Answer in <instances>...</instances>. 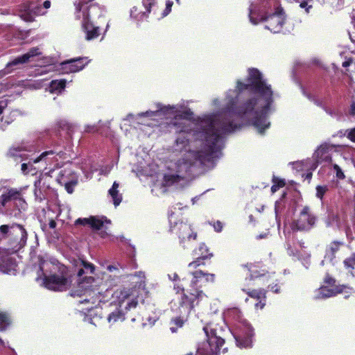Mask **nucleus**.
Listing matches in <instances>:
<instances>
[{
    "instance_id": "obj_30",
    "label": "nucleus",
    "mask_w": 355,
    "mask_h": 355,
    "mask_svg": "<svg viewBox=\"0 0 355 355\" xmlns=\"http://www.w3.org/2000/svg\"><path fill=\"white\" fill-rule=\"evenodd\" d=\"M289 2H296L300 3V7L304 9L305 12L309 14L313 8L314 0H287Z\"/></svg>"
},
{
    "instance_id": "obj_2",
    "label": "nucleus",
    "mask_w": 355,
    "mask_h": 355,
    "mask_svg": "<svg viewBox=\"0 0 355 355\" xmlns=\"http://www.w3.org/2000/svg\"><path fill=\"white\" fill-rule=\"evenodd\" d=\"M81 268L78 272L79 278L78 285L76 288L71 290V295L72 297H85L78 301V303L89 304V305L85 309L88 311L94 308V304L96 302H105L107 301V298L111 296L110 304H115L116 306L107 315V322L112 325L116 322L123 321L125 320L124 311L135 309L138 304L139 292L136 287L119 288L114 291L106 288L105 293H102L104 288L101 289V291L97 288V280L92 277H83L85 275L93 274L95 270L94 266L84 261L81 262ZM111 306H112V305Z\"/></svg>"
},
{
    "instance_id": "obj_16",
    "label": "nucleus",
    "mask_w": 355,
    "mask_h": 355,
    "mask_svg": "<svg viewBox=\"0 0 355 355\" xmlns=\"http://www.w3.org/2000/svg\"><path fill=\"white\" fill-rule=\"evenodd\" d=\"M173 214H169V222L171 223V232L178 235L180 240V243H184L186 240H195L197 234L193 232L189 224L183 222H173Z\"/></svg>"
},
{
    "instance_id": "obj_44",
    "label": "nucleus",
    "mask_w": 355,
    "mask_h": 355,
    "mask_svg": "<svg viewBox=\"0 0 355 355\" xmlns=\"http://www.w3.org/2000/svg\"><path fill=\"white\" fill-rule=\"evenodd\" d=\"M173 5V1H171L170 0L166 1V8H165V10H164V12L162 13L163 17H166L171 12V8H172Z\"/></svg>"
},
{
    "instance_id": "obj_61",
    "label": "nucleus",
    "mask_w": 355,
    "mask_h": 355,
    "mask_svg": "<svg viewBox=\"0 0 355 355\" xmlns=\"http://www.w3.org/2000/svg\"><path fill=\"white\" fill-rule=\"evenodd\" d=\"M287 250H288V253L289 255H293V256H295V254L294 253V252L291 250V247L289 245H288V248H287Z\"/></svg>"
},
{
    "instance_id": "obj_20",
    "label": "nucleus",
    "mask_w": 355,
    "mask_h": 355,
    "mask_svg": "<svg viewBox=\"0 0 355 355\" xmlns=\"http://www.w3.org/2000/svg\"><path fill=\"white\" fill-rule=\"evenodd\" d=\"M177 298L174 300V302L171 304L172 310L176 313L179 314L180 316H177L173 318L170 322V330L172 333H176L179 328L183 327L184 322L186 321L185 318L190 313L191 311L187 314H183L180 312V302L178 300V291L177 292Z\"/></svg>"
},
{
    "instance_id": "obj_54",
    "label": "nucleus",
    "mask_w": 355,
    "mask_h": 355,
    "mask_svg": "<svg viewBox=\"0 0 355 355\" xmlns=\"http://www.w3.org/2000/svg\"><path fill=\"white\" fill-rule=\"evenodd\" d=\"M264 299H265V298H261V299H260V301H259L258 303H257V304H255V306H256L257 308L263 309V308L264 307L265 304H265V300H264Z\"/></svg>"
},
{
    "instance_id": "obj_1",
    "label": "nucleus",
    "mask_w": 355,
    "mask_h": 355,
    "mask_svg": "<svg viewBox=\"0 0 355 355\" xmlns=\"http://www.w3.org/2000/svg\"><path fill=\"white\" fill-rule=\"evenodd\" d=\"M277 96L262 73L250 68L247 79L238 80L236 88L225 93L219 111L204 114L192 121L189 120L192 112L188 117H178V125L173 126L180 133L167 148L169 155L162 192L183 179L191 167L212 165L222 155L224 133L251 125L263 134L270 125L268 116L275 110Z\"/></svg>"
},
{
    "instance_id": "obj_57",
    "label": "nucleus",
    "mask_w": 355,
    "mask_h": 355,
    "mask_svg": "<svg viewBox=\"0 0 355 355\" xmlns=\"http://www.w3.org/2000/svg\"><path fill=\"white\" fill-rule=\"evenodd\" d=\"M212 105L219 107L220 105V101L218 98H214L211 102Z\"/></svg>"
},
{
    "instance_id": "obj_12",
    "label": "nucleus",
    "mask_w": 355,
    "mask_h": 355,
    "mask_svg": "<svg viewBox=\"0 0 355 355\" xmlns=\"http://www.w3.org/2000/svg\"><path fill=\"white\" fill-rule=\"evenodd\" d=\"M76 6V18L77 19H82V28L85 33V38L87 40H92L96 38L99 35V28L94 26L89 21V14L88 12V7L85 3L79 2Z\"/></svg>"
},
{
    "instance_id": "obj_48",
    "label": "nucleus",
    "mask_w": 355,
    "mask_h": 355,
    "mask_svg": "<svg viewBox=\"0 0 355 355\" xmlns=\"http://www.w3.org/2000/svg\"><path fill=\"white\" fill-rule=\"evenodd\" d=\"M213 227H214L215 231L217 232H221L223 230V227L222 223L220 221H217V222L214 223L213 225Z\"/></svg>"
},
{
    "instance_id": "obj_53",
    "label": "nucleus",
    "mask_w": 355,
    "mask_h": 355,
    "mask_svg": "<svg viewBox=\"0 0 355 355\" xmlns=\"http://www.w3.org/2000/svg\"><path fill=\"white\" fill-rule=\"evenodd\" d=\"M157 0H143L144 3L146 6L152 7L155 3Z\"/></svg>"
},
{
    "instance_id": "obj_41",
    "label": "nucleus",
    "mask_w": 355,
    "mask_h": 355,
    "mask_svg": "<svg viewBox=\"0 0 355 355\" xmlns=\"http://www.w3.org/2000/svg\"><path fill=\"white\" fill-rule=\"evenodd\" d=\"M81 170L83 171V173L85 174V176L87 179H89L92 178V173L93 172L96 170V169H91L89 171V168H88V166L87 164H85V165H83L81 166Z\"/></svg>"
},
{
    "instance_id": "obj_10",
    "label": "nucleus",
    "mask_w": 355,
    "mask_h": 355,
    "mask_svg": "<svg viewBox=\"0 0 355 355\" xmlns=\"http://www.w3.org/2000/svg\"><path fill=\"white\" fill-rule=\"evenodd\" d=\"M339 146L324 142L320 145L315 150L313 158L314 162L311 159L296 162L293 164L295 168L298 171H314L319 164L329 163L331 161L333 152L336 151Z\"/></svg>"
},
{
    "instance_id": "obj_6",
    "label": "nucleus",
    "mask_w": 355,
    "mask_h": 355,
    "mask_svg": "<svg viewBox=\"0 0 355 355\" xmlns=\"http://www.w3.org/2000/svg\"><path fill=\"white\" fill-rule=\"evenodd\" d=\"M37 281H41L46 288L55 291H66L71 283L65 268H60L54 262L43 259L40 261Z\"/></svg>"
},
{
    "instance_id": "obj_11",
    "label": "nucleus",
    "mask_w": 355,
    "mask_h": 355,
    "mask_svg": "<svg viewBox=\"0 0 355 355\" xmlns=\"http://www.w3.org/2000/svg\"><path fill=\"white\" fill-rule=\"evenodd\" d=\"M66 153L61 150H51L43 152L35 158L34 163L38 164L37 171H43L45 175L53 177L56 168H60L59 159H66Z\"/></svg>"
},
{
    "instance_id": "obj_18",
    "label": "nucleus",
    "mask_w": 355,
    "mask_h": 355,
    "mask_svg": "<svg viewBox=\"0 0 355 355\" xmlns=\"http://www.w3.org/2000/svg\"><path fill=\"white\" fill-rule=\"evenodd\" d=\"M51 7V1L46 0L43 3V8L40 4L25 3L20 10V17L26 21H31L35 16L43 15L46 13L43 8L48 9Z\"/></svg>"
},
{
    "instance_id": "obj_40",
    "label": "nucleus",
    "mask_w": 355,
    "mask_h": 355,
    "mask_svg": "<svg viewBox=\"0 0 355 355\" xmlns=\"http://www.w3.org/2000/svg\"><path fill=\"white\" fill-rule=\"evenodd\" d=\"M43 80H37L33 83H28L27 87L33 89H38L42 87Z\"/></svg>"
},
{
    "instance_id": "obj_55",
    "label": "nucleus",
    "mask_w": 355,
    "mask_h": 355,
    "mask_svg": "<svg viewBox=\"0 0 355 355\" xmlns=\"http://www.w3.org/2000/svg\"><path fill=\"white\" fill-rule=\"evenodd\" d=\"M85 130L88 132H94L96 128L94 125H87Z\"/></svg>"
},
{
    "instance_id": "obj_23",
    "label": "nucleus",
    "mask_w": 355,
    "mask_h": 355,
    "mask_svg": "<svg viewBox=\"0 0 355 355\" xmlns=\"http://www.w3.org/2000/svg\"><path fill=\"white\" fill-rule=\"evenodd\" d=\"M108 220L104 217L90 216L89 218H78L76 220V225H89L94 230H100L103 224Z\"/></svg>"
},
{
    "instance_id": "obj_45",
    "label": "nucleus",
    "mask_w": 355,
    "mask_h": 355,
    "mask_svg": "<svg viewBox=\"0 0 355 355\" xmlns=\"http://www.w3.org/2000/svg\"><path fill=\"white\" fill-rule=\"evenodd\" d=\"M324 282L329 285L333 287L335 286L336 279L331 277H330L329 275H327L324 279Z\"/></svg>"
},
{
    "instance_id": "obj_33",
    "label": "nucleus",
    "mask_w": 355,
    "mask_h": 355,
    "mask_svg": "<svg viewBox=\"0 0 355 355\" xmlns=\"http://www.w3.org/2000/svg\"><path fill=\"white\" fill-rule=\"evenodd\" d=\"M123 269V267L121 266H120L119 264L118 265H108L107 266V270L113 274V275L118 278L121 275V270Z\"/></svg>"
},
{
    "instance_id": "obj_36",
    "label": "nucleus",
    "mask_w": 355,
    "mask_h": 355,
    "mask_svg": "<svg viewBox=\"0 0 355 355\" xmlns=\"http://www.w3.org/2000/svg\"><path fill=\"white\" fill-rule=\"evenodd\" d=\"M274 184L271 187V191L272 193H275L280 187H283L285 185L284 180H279L277 178L273 179Z\"/></svg>"
},
{
    "instance_id": "obj_13",
    "label": "nucleus",
    "mask_w": 355,
    "mask_h": 355,
    "mask_svg": "<svg viewBox=\"0 0 355 355\" xmlns=\"http://www.w3.org/2000/svg\"><path fill=\"white\" fill-rule=\"evenodd\" d=\"M324 222L327 227L334 230H344L347 237H349L350 228L347 225V214L343 208L329 211Z\"/></svg>"
},
{
    "instance_id": "obj_50",
    "label": "nucleus",
    "mask_w": 355,
    "mask_h": 355,
    "mask_svg": "<svg viewBox=\"0 0 355 355\" xmlns=\"http://www.w3.org/2000/svg\"><path fill=\"white\" fill-rule=\"evenodd\" d=\"M269 287L270 290L275 293H278L279 292L280 286L277 284L275 285H269Z\"/></svg>"
},
{
    "instance_id": "obj_60",
    "label": "nucleus",
    "mask_w": 355,
    "mask_h": 355,
    "mask_svg": "<svg viewBox=\"0 0 355 355\" xmlns=\"http://www.w3.org/2000/svg\"><path fill=\"white\" fill-rule=\"evenodd\" d=\"M202 194H201L200 196H195L194 198H193L191 199V201H192V204L194 205L199 199H200V197L202 196Z\"/></svg>"
},
{
    "instance_id": "obj_62",
    "label": "nucleus",
    "mask_w": 355,
    "mask_h": 355,
    "mask_svg": "<svg viewBox=\"0 0 355 355\" xmlns=\"http://www.w3.org/2000/svg\"><path fill=\"white\" fill-rule=\"evenodd\" d=\"M352 61L351 60H347V61H345L343 63V67H347L348 66L350 65Z\"/></svg>"
},
{
    "instance_id": "obj_14",
    "label": "nucleus",
    "mask_w": 355,
    "mask_h": 355,
    "mask_svg": "<svg viewBox=\"0 0 355 355\" xmlns=\"http://www.w3.org/2000/svg\"><path fill=\"white\" fill-rule=\"evenodd\" d=\"M55 180L60 185H64L69 193H72L74 187L78 184V175L71 164H65L55 175Z\"/></svg>"
},
{
    "instance_id": "obj_37",
    "label": "nucleus",
    "mask_w": 355,
    "mask_h": 355,
    "mask_svg": "<svg viewBox=\"0 0 355 355\" xmlns=\"http://www.w3.org/2000/svg\"><path fill=\"white\" fill-rule=\"evenodd\" d=\"M345 266L347 268L354 269L355 267V253L344 261Z\"/></svg>"
},
{
    "instance_id": "obj_51",
    "label": "nucleus",
    "mask_w": 355,
    "mask_h": 355,
    "mask_svg": "<svg viewBox=\"0 0 355 355\" xmlns=\"http://www.w3.org/2000/svg\"><path fill=\"white\" fill-rule=\"evenodd\" d=\"M349 114L351 116L355 117V102L352 101L350 105Z\"/></svg>"
},
{
    "instance_id": "obj_63",
    "label": "nucleus",
    "mask_w": 355,
    "mask_h": 355,
    "mask_svg": "<svg viewBox=\"0 0 355 355\" xmlns=\"http://www.w3.org/2000/svg\"><path fill=\"white\" fill-rule=\"evenodd\" d=\"M311 176H312V172L310 171L306 173V178L309 180V179H311Z\"/></svg>"
},
{
    "instance_id": "obj_34",
    "label": "nucleus",
    "mask_w": 355,
    "mask_h": 355,
    "mask_svg": "<svg viewBox=\"0 0 355 355\" xmlns=\"http://www.w3.org/2000/svg\"><path fill=\"white\" fill-rule=\"evenodd\" d=\"M243 291H245L250 297L260 300L266 297V293L263 290H252L246 291L244 288Z\"/></svg>"
},
{
    "instance_id": "obj_31",
    "label": "nucleus",
    "mask_w": 355,
    "mask_h": 355,
    "mask_svg": "<svg viewBox=\"0 0 355 355\" xmlns=\"http://www.w3.org/2000/svg\"><path fill=\"white\" fill-rule=\"evenodd\" d=\"M28 163H22L21 166V171L24 174H28L33 171L37 170V167H34V164H37L33 162L34 159L29 158Z\"/></svg>"
},
{
    "instance_id": "obj_35",
    "label": "nucleus",
    "mask_w": 355,
    "mask_h": 355,
    "mask_svg": "<svg viewBox=\"0 0 355 355\" xmlns=\"http://www.w3.org/2000/svg\"><path fill=\"white\" fill-rule=\"evenodd\" d=\"M332 171L336 174V177L339 180H343L345 178L343 169L336 164H332Z\"/></svg>"
},
{
    "instance_id": "obj_22",
    "label": "nucleus",
    "mask_w": 355,
    "mask_h": 355,
    "mask_svg": "<svg viewBox=\"0 0 355 355\" xmlns=\"http://www.w3.org/2000/svg\"><path fill=\"white\" fill-rule=\"evenodd\" d=\"M28 150L24 145L15 144L7 152V157L12 159L17 163L21 162L28 159L27 152Z\"/></svg>"
},
{
    "instance_id": "obj_52",
    "label": "nucleus",
    "mask_w": 355,
    "mask_h": 355,
    "mask_svg": "<svg viewBox=\"0 0 355 355\" xmlns=\"http://www.w3.org/2000/svg\"><path fill=\"white\" fill-rule=\"evenodd\" d=\"M139 171L142 173V174H144L146 175H151V173L148 171L147 168H146L145 166H140L139 167Z\"/></svg>"
},
{
    "instance_id": "obj_49",
    "label": "nucleus",
    "mask_w": 355,
    "mask_h": 355,
    "mask_svg": "<svg viewBox=\"0 0 355 355\" xmlns=\"http://www.w3.org/2000/svg\"><path fill=\"white\" fill-rule=\"evenodd\" d=\"M49 67H50V66H47V67H42V68L39 69L37 74L42 75V74L47 73L49 71H50L49 69H47Z\"/></svg>"
},
{
    "instance_id": "obj_5",
    "label": "nucleus",
    "mask_w": 355,
    "mask_h": 355,
    "mask_svg": "<svg viewBox=\"0 0 355 355\" xmlns=\"http://www.w3.org/2000/svg\"><path fill=\"white\" fill-rule=\"evenodd\" d=\"M248 17L256 25L265 21L266 28L273 33L283 31L286 15L278 0H251Z\"/></svg>"
},
{
    "instance_id": "obj_17",
    "label": "nucleus",
    "mask_w": 355,
    "mask_h": 355,
    "mask_svg": "<svg viewBox=\"0 0 355 355\" xmlns=\"http://www.w3.org/2000/svg\"><path fill=\"white\" fill-rule=\"evenodd\" d=\"M0 232L3 234H9L15 237L16 245L15 248L20 249L24 247L27 240V233L23 226L18 224L12 225H3L0 227Z\"/></svg>"
},
{
    "instance_id": "obj_29",
    "label": "nucleus",
    "mask_w": 355,
    "mask_h": 355,
    "mask_svg": "<svg viewBox=\"0 0 355 355\" xmlns=\"http://www.w3.org/2000/svg\"><path fill=\"white\" fill-rule=\"evenodd\" d=\"M343 245V243L338 241H334L330 243L327 249V252L325 259L332 261L334 257L335 253L339 250L340 247Z\"/></svg>"
},
{
    "instance_id": "obj_56",
    "label": "nucleus",
    "mask_w": 355,
    "mask_h": 355,
    "mask_svg": "<svg viewBox=\"0 0 355 355\" xmlns=\"http://www.w3.org/2000/svg\"><path fill=\"white\" fill-rule=\"evenodd\" d=\"M168 278L172 281H176L179 279V277L177 273L174 272L171 275H168Z\"/></svg>"
},
{
    "instance_id": "obj_8",
    "label": "nucleus",
    "mask_w": 355,
    "mask_h": 355,
    "mask_svg": "<svg viewBox=\"0 0 355 355\" xmlns=\"http://www.w3.org/2000/svg\"><path fill=\"white\" fill-rule=\"evenodd\" d=\"M227 327L224 322L220 324L210 322L203 330L207 341L198 345L196 355H218L220 353V347L224 344V336Z\"/></svg>"
},
{
    "instance_id": "obj_46",
    "label": "nucleus",
    "mask_w": 355,
    "mask_h": 355,
    "mask_svg": "<svg viewBox=\"0 0 355 355\" xmlns=\"http://www.w3.org/2000/svg\"><path fill=\"white\" fill-rule=\"evenodd\" d=\"M347 137L352 141L355 142V128L348 130Z\"/></svg>"
},
{
    "instance_id": "obj_7",
    "label": "nucleus",
    "mask_w": 355,
    "mask_h": 355,
    "mask_svg": "<svg viewBox=\"0 0 355 355\" xmlns=\"http://www.w3.org/2000/svg\"><path fill=\"white\" fill-rule=\"evenodd\" d=\"M225 318L232 323L230 330L240 348H250L252 346L254 329L243 317L242 313L237 308H232L225 312Z\"/></svg>"
},
{
    "instance_id": "obj_43",
    "label": "nucleus",
    "mask_w": 355,
    "mask_h": 355,
    "mask_svg": "<svg viewBox=\"0 0 355 355\" xmlns=\"http://www.w3.org/2000/svg\"><path fill=\"white\" fill-rule=\"evenodd\" d=\"M154 314L155 315L153 316H149L148 318V322L150 325H153L155 323V322L159 319L161 315V311H158L155 312Z\"/></svg>"
},
{
    "instance_id": "obj_39",
    "label": "nucleus",
    "mask_w": 355,
    "mask_h": 355,
    "mask_svg": "<svg viewBox=\"0 0 355 355\" xmlns=\"http://www.w3.org/2000/svg\"><path fill=\"white\" fill-rule=\"evenodd\" d=\"M9 259H6V260H3V263L6 261V264H3L0 263V272L3 273L10 274L12 272V268L10 266H8V262L9 261Z\"/></svg>"
},
{
    "instance_id": "obj_15",
    "label": "nucleus",
    "mask_w": 355,
    "mask_h": 355,
    "mask_svg": "<svg viewBox=\"0 0 355 355\" xmlns=\"http://www.w3.org/2000/svg\"><path fill=\"white\" fill-rule=\"evenodd\" d=\"M315 223V216L311 213L309 207H304L298 218L290 225L292 231H309Z\"/></svg>"
},
{
    "instance_id": "obj_59",
    "label": "nucleus",
    "mask_w": 355,
    "mask_h": 355,
    "mask_svg": "<svg viewBox=\"0 0 355 355\" xmlns=\"http://www.w3.org/2000/svg\"><path fill=\"white\" fill-rule=\"evenodd\" d=\"M49 227L51 229H54L56 227V223L55 220H51L49 223Z\"/></svg>"
},
{
    "instance_id": "obj_32",
    "label": "nucleus",
    "mask_w": 355,
    "mask_h": 355,
    "mask_svg": "<svg viewBox=\"0 0 355 355\" xmlns=\"http://www.w3.org/2000/svg\"><path fill=\"white\" fill-rule=\"evenodd\" d=\"M10 324V318L8 315L0 311V331H3Z\"/></svg>"
},
{
    "instance_id": "obj_42",
    "label": "nucleus",
    "mask_w": 355,
    "mask_h": 355,
    "mask_svg": "<svg viewBox=\"0 0 355 355\" xmlns=\"http://www.w3.org/2000/svg\"><path fill=\"white\" fill-rule=\"evenodd\" d=\"M40 184V181L39 182H36L35 183V191H34V194H35V198L39 200L40 201H41L44 198V196L42 194L41 190L37 189L38 184Z\"/></svg>"
},
{
    "instance_id": "obj_24",
    "label": "nucleus",
    "mask_w": 355,
    "mask_h": 355,
    "mask_svg": "<svg viewBox=\"0 0 355 355\" xmlns=\"http://www.w3.org/2000/svg\"><path fill=\"white\" fill-rule=\"evenodd\" d=\"M84 58H78L76 59H71L62 62V69L66 73H75L82 70L86 63H83Z\"/></svg>"
},
{
    "instance_id": "obj_28",
    "label": "nucleus",
    "mask_w": 355,
    "mask_h": 355,
    "mask_svg": "<svg viewBox=\"0 0 355 355\" xmlns=\"http://www.w3.org/2000/svg\"><path fill=\"white\" fill-rule=\"evenodd\" d=\"M66 86V81L64 80H55L51 82L49 86V92L51 93H60Z\"/></svg>"
},
{
    "instance_id": "obj_21",
    "label": "nucleus",
    "mask_w": 355,
    "mask_h": 355,
    "mask_svg": "<svg viewBox=\"0 0 355 355\" xmlns=\"http://www.w3.org/2000/svg\"><path fill=\"white\" fill-rule=\"evenodd\" d=\"M41 51L37 47L32 48L26 53L15 58L11 62H8L6 65V70L8 73L12 70L14 67H17L19 64H22L30 62L32 59L37 55H41Z\"/></svg>"
},
{
    "instance_id": "obj_4",
    "label": "nucleus",
    "mask_w": 355,
    "mask_h": 355,
    "mask_svg": "<svg viewBox=\"0 0 355 355\" xmlns=\"http://www.w3.org/2000/svg\"><path fill=\"white\" fill-rule=\"evenodd\" d=\"M205 262L200 259L189 263L187 266L188 272L193 276L190 283V288L185 293L183 288H180L181 293H178L180 302L179 309L183 314H187L200 301L207 298L205 293L200 290L208 282H214L215 275L211 273L205 272L197 268L204 265ZM175 289H180L179 286H174Z\"/></svg>"
},
{
    "instance_id": "obj_38",
    "label": "nucleus",
    "mask_w": 355,
    "mask_h": 355,
    "mask_svg": "<svg viewBox=\"0 0 355 355\" xmlns=\"http://www.w3.org/2000/svg\"><path fill=\"white\" fill-rule=\"evenodd\" d=\"M328 191V187L327 186H321L318 185L316 187V197L320 198V200L322 199L324 195L326 193V192Z\"/></svg>"
},
{
    "instance_id": "obj_25",
    "label": "nucleus",
    "mask_w": 355,
    "mask_h": 355,
    "mask_svg": "<svg viewBox=\"0 0 355 355\" xmlns=\"http://www.w3.org/2000/svg\"><path fill=\"white\" fill-rule=\"evenodd\" d=\"M151 7L142 5L133 6L130 10V17L137 21H142L148 17Z\"/></svg>"
},
{
    "instance_id": "obj_47",
    "label": "nucleus",
    "mask_w": 355,
    "mask_h": 355,
    "mask_svg": "<svg viewBox=\"0 0 355 355\" xmlns=\"http://www.w3.org/2000/svg\"><path fill=\"white\" fill-rule=\"evenodd\" d=\"M135 276H137L139 279V287H141V286H144V279H145V275H144V273L143 272H138L135 274Z\"/></svg>"
},
{
    "instance_id": "obj_9",
    "label": "nucleus",
    "mask_w": 355,
    "mask_h": 355,
    "mask_svg": "<svg viewBox=\"0 0 355 355\" xmlns=\"http://www.w3.org/2000/svg\"><path fill=\"white\" fill-rule=\"evenodd\" d=\"M27 204L20 191L5 189L0 196V213L15 218L20 217L21 211L26 209Z\"/></svg>"
},
{
    "instance_id": "obj_26",
    "label": "nucleus",
    "mask_w": 355,
    "mask_h": 355,
    "mask_svg": "<svg viewBox=\"0 0 355 355\" xmlns=\"http://www.w3.org/2000/svg\"><path fill=\"white\" fill-rule=\"evenodd\" d=\"M119 184L114 182L112 188L108 191L109 196L111 197L115 207L119 205L122 200V194L119 193Z\"/></svg>"
},
{
    "instance_id": "obj_58",
    "label": "nucleus",
    "mask_w": 355,
    "mask_h": 355,
    "mask_svg": "<svg viewBox=\"0 0 355 355\" xmlns=\"http://www.w3.org/2000/svg\"><path fill=\"white\" fill-rule=\"evenodd\" d=\"M261 275L259 272H253L252 274H251V278H258L261 277Z\"/></svg>"
},
{
    "instance_id": "obj_64",
    "label": "nucleus",
    "mask_w": 355,
    "mask_h": 355,
    "mask_svg": "<svg viewBox=\"0 0 355 355\" xmlns=\"http://www.w3.org/2000/svg\"><path fill=\"white\" fill-rule=\"evenodd\" d=\"M0 345H2V346L6 347V343H4V341L1 338H0Z\"/></svg>"
},
{
    "instance_id": "obj_19",
    "label": "nucleus",
    "mask_w": 355,
    "mask_h": 355,
    "mask_svg": "<svg viewBox=\"0 0 355 355\" xmlns=\"http://www.w3.org/2000/svg\"><path fill=\"white\" fill-rule=\"evenodd\" d=\"M342 293H346L348 295L352 293V288L346 287L345 285H338L332 288L327 286H322L315 289L313 294V298L316 300H325ZM349 295H346L347 297Z\"/></svg>"
},
{
    "instance_id": "obj_27",
    "label": "nucleus",
    "mask_w": 355,
    "mask_h": 355,
    "mask_svg": "<svg viewBox=\"0 0 355 355\" xmlns=\"http://www.w3.org/2000/svg\"><path fill=\"white\" fill-rule=\"evenodd\" d=\"M193 256L204 261V260L212 257L213 254L209 252V249L205 243H201L199 245L198 248L193 251Z\"/></svg>"
},
{
    "instance_id": "obj_3",
    "label": "nucleus",
    "mask_w": 355,
    "mask_h": 355,
    "mask_svg": "<svg viewBox=\"0 0 355 355\" xmlns=\"http://www.w3.org/2000/svg\"><path fill=\"white\" fill-rule=\"evenodd\" d=\"M155 106L156 110L154 111L148 110L137 114H128L123 120L134 127L139 125L157 126L159 124V121L162 119L170 120L168 123L170 125H178V117L182 119L191 114V110L187 107L184 102H180L176 105H164L157 103Z\"/></svg>"
}]
</instances>
